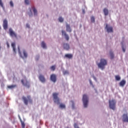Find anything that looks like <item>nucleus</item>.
Instances as JSON below:
<instances>
[{
	"label": "nucleus",
	"instance_id": "1",
	"mask_svg": "<svg viewBox=\"0 0 128 128\" xmlns=\"http://www.w3.org/2000/svg\"><path fill=\"white\" fill-rule=\"evenodd\" d=\"M97 66H98V68H100L102 70H104V68L108 64V62H106V60L102 58L100 60V63H96Z\"/></svg>",
	"mask_w": 128,
	"mask_h": 128
},
{
	"label": "nucleus",
	"instance_id": "2",
	"mask_svg": "<svg viewBox=\"0 0 128 128\" xmlns=\"http://www.w3.org/2000/svg\"><path fill=\"white\" fill-rule=\"evenodd\" d=\"M22 100L26 106H28V102L30 104H32V97H30V96L28 95L27 96V98L23 96L22 97Z\"/></svg>",
	"mask_w": 128,
	"mask_h": 128
},
{
	"label": "nucleus",
	"instance_id": "3",
	"mask_svg": "<svg viewBox=\"0 0 128 128\" xmlns=\"http://www.w3.org/2000/svg\"><path fill=\"white\" fill-rule=\"evenodd\" d=\"M82 102L84 108H88V97L86 94H84L82 96Z\"/></svg>",
	"mask_w": 128,
	"mask_h": 128
},
{
	"label": "nucleus",
	"instance_id": "4",
	"mask_svg": "<svg viewBox=\"0 0 128 128\" xmlns=\"http://www.w3.org/2000/svg\"><path fill=\"white\" fill-rule=\"evenodd\" d=\"M116 100H109V108L111 110H116Z\"/></svg>",
	"mask_w": 128,
	"mask_h": 128
},
{
	"label": "nucleus",
	"instance_id": "5",
	"mask_svg": "<svg viewBox=\"0 0 128 128\" xmlns=\"http://www.w3.org/2000/svg\"><path fill=\"white\" fill-rule=\"evenodd\" d=\"M18 50L19 54L22 58H28V53H26V50L23 51V54H22V52H20V46H18Z\"/></svg>",
	"mask_w": 128,
	"mask_h": 128
},
{
	"label": "nucleus",
	"instance_id": "6",
	"mask_svg": "<svg viewBox=\"0 0 128 128\" xmlns=\"http://www.w3.org/2000/svg\"><path fill=\"white\" fill-rule=\"evenodd\" d=\"M52 96H53L54 100V102H57L58 104H60V98L58 97V94L56 92H54V93H53Z\"/></svg>",
	"mask_w": 128,
	"mask_h": 128
},
{
	"label": "nucleus",
	"instance_id": "7",
	"mask_svg": "<svg viewBox=\"0 0 128 128\" xmlns=\"http://www.w3.org/2000/svg\"><path fill=\"white\" fill-rule=\"evenodd\" d=\"M21 82L24 86H26V88H30V82H28L27 80H22Z\"/></svg>",
	"mask_w": 128,
	"mask_h": 128
},
{
	"label": "nucleus",
	"instance_id": "8",
	"mask_svg": "<svg viewBox=\"0 0 128 128\" xmlns=\"http://www.w3.org/2000/svg\"><path fill=\"white\" fill-rule=\"evenodd\" d=\"M9 34L12 38H18L16 34V32H14L12 28H10L9 29Z\"/></svg>",
	"mask_w": 128,
	"mask_h": 128
},
{
	"label": "nucleus",
	"instance_id": "9",
	"mask_svg": "<svg viewBox=\"0 0 128 128\" xmlns=\"http://www.w3.org/2000/svg\"><path fill=\"white\" fill-rule=\"evenodd\" d=\"M122 120L123 122H128V114H124L122 115Z\"/></svg>",
	"mask_w": 128,
	"mask_h": 128
},
{
	"label": "nucleus",
	"instance_id": "10",
	"mask_svg": "<svg viewBox=\"0 0 128 128\" xmlns=\"http://www.w3.org/2000/svg\"><path fill=\"white\" fill-rule=\"evenodd\" d=\"M105 28L108 32H114L112 27L108 26V24H106Z\"/></svg>",
	"mask_w": 128,
	"mask_h": 128
},
{
	"label": "nucleus",
	"instance_id": "11",
	"mask_svg": "<svg viewBox=\"0 0 128 128\" xmlns=\"http://www.w3.org/2000/svg\"><path fill=\"white\" fill-rule=\"evenodd\" d=\"M62 36H65V38L66 40H69L70 36H68V35L66 34V31L64 30H62Z\"/></svg>",
	"mask_w": 128,
	"mask_h": 128
},
{
	"label": "nucleus",
	"instance_id": "12",
	"mask_svg": "<svg viewBox=\"0 0 128 128\" xmlns=\"http://www.w3.org/2000/svg\"><path fill=\"white\" fill-rule=\"evenodd\" d=\"M50 80L53 82H56V76L54 74H52L50 76Z\"/></svg>",
	"mask_w": 128,
	"mask_h": 128
},
{
	"label": "nucleus",
	"instance_id": "13",
	"mask_svg": "<svg viewBox=\"0 0 128 128\" xmlns=\"http://www.w3.org/2000/svg\"><path fill=\"white\" fill-rule=\"evenodd\" d=\"M38 78L41 82H42L43 84H44V82H46V78H44V75L40 74Z\"/></svg>",
	"mask_w": 128,
	"mask_h": 128
},
{
	"label": "nucleus",
	"instance_id": "14",
	"mask_svg": "<svg viewBox=\"0 0 128 128\" xmlns=\"http://www.w3.org/2000/svg\"><path fill=\"white\" fill-rule=\"evenodd\" d=\"M63 48L64 50H68L70 48V44L68 43H64Z\"/></svg>",
	"mask_w": 128,
	"mask_h": 128
},
{
	"label": "nucleus",
	"instance_id": "15",
	"mask_svg": "<svg viewBox=\"0 0 128 128\" xmlns=\"http://www.w3.org/2000/svg\"><path fill=\"white\" fill-rule=\"evenodd\" d=\"M3 28L5 30H8V20L6 19L3 21Z\"/></svg>",
	"mask_w": 128,
	"mask_h": 128
},
{
	"label": "nucleus",
	"instance_id": "16",
	"mask_svg": "<svg viewBox=\"0 0 128 128\" xmlns=\"http://www.w3.org/2000/svg\"><path fill=\"white\" fill-rule=\"evenodd\" d=\"M66 32H72V28H70V24H66Z\"/></svg>",
	"mask_w": 128,
	"mask_h": 128
},
{
	"label": "nucleus",
	"instance_id": "17",
	"mask_svg": "<svg viewBox=\"0 0 128 128\" xmlns=\"http://www.w3.org/2000/svg\"><path fill=\"white\" fill-rule=\"evenodd\" d=\"M126 80H122L119 84L120 86H124V84H126Z\"/></svg>",
	"mask_w": 128,
	"mask_h": 128
},
{
	"label": "nucleus",
	"instance_id": "18",
	"mask_svg": "<svg viewBox=\"0 0 128 128\" xmlns=\"http://www.w3.org/2000/svg\"><path fill=\"white\" fill-rule=\"evenodd\" d=\"M34 16H38V10L34 6L32 7Z\"/></svg>",
	"mask_w": 128,
	"mask_h": 128
},
{
	"label": "nucleus",
	"instance_id": "19",
	"mask_svg": "<svg viewBox=\"0 0 128 128\" xmlns=\"http://www.w3.org/2000/svg\"><path fill=\"white\" fill-rule=\"evenodd\" d=\"M104 16H108V10L106 8H104L103 10Z\"/></svg>",
	"mask_w": 128,
	"mask_h": 128
},
{
	"label": "nucleus",
	"instance_id": "20",
	"mask_svg": "<svg viewBox=\"0 0 128 128\" xmlns=\"http://www.w3.org/2000/svg\"><path fill=\"white\" fill-rule=\"evenodd\" d=\"M65 57L67 58H72V54H66Z\"/></svg>",
	"mask_w": 128,
	"mask_h": 128
},
{
	"label": "nucleus",
	"instance_id": "21",
	"mask_svg": "<svg viewBox=\"0 0 128 128\" xmlns=\"http://www.w3.org/2000/svg\"><path fill=\"white\" fill-rule=\"evenodd\" d=\"M41 46L43 48H46V44L44 42H42L41 43Z\"/></svg>",
	"mask_w": 128,
	"mask_h": 128
},
{
	"label": "nucleus",
	"instance_id": "22",
	"mask_svg": "<svg viewBox=\"0 0 128 128\" xmlns=\"http://www.w3.org/2000/svg\"><path fill=\"white\" fill-rule=\"evenodd\" d=\"M12 46L13 48V51L14 52H16V43L12 42Z\"/></svg>",
	"mask_w": 128,
	"mask_h": 128
},
{
	"label": "nucleus",
	"instance_id": "23",
	"mask_svg": "<svg viewBox=\"0 0 128 128\" xmlns=\"http://www.w3.org/2000/svg\"><path fill=\"white\" fill-rule=\"evenodd\" d=\"M16 85H11V86H8V88H10V90H12V88H16Z\"/></svg>",
	"mask_w": 128,
	"mask_h": 128
},
{
	"label": "nucleus",
	"instance_id": "24",
	"mask_svg": "<svg viewBox=\"0 0 128 128\" xmlns=\"http://www.w3.org/2000/svg\"><path fill=\"white\" fill-rule=\"evenodd\" d=\"M59 108H62V110L64 108H66V105L64 104H60L59 106Z\"/></svg>",
	"mask_w": 128,
	"mask_h": 128
},
{
	"label": "nucleus",
	"instance_id": "25",
	"mask_svg": "<svg viewBox=\"0 0 128 128\" xmlns=\"http://www.w3.org/2000/svg\"><path fill=\"white\" fill-rule=\"evenodd\" d=\"M110 58L111 60H112V58H114V53L110 51Z\"/></svg>",
	"mask_w": 128,
	"mask_h": 128
},
{
	"label": "nucleus",
	"instance_id": "26",
	"mask_svg": "<svg viewBox=\"0 0 128 128\" xmlns=\"http://www.w3.org/2000/svg\"><path fill=\"white\" fill-rule=\"evenodd\" d=\"M115 78L116 80H120V76L118 75L116 76Z\"/></svg>",
	"mask_w": 128,
	"mask_h": 128
},
{
	"label": "nucleus",
	"instance_id": "27",
	"mask_svg": "<svg viewBox=\"0 0 128 128\" xmlns=\"http://www.w3.org/2000/svg\"><path fill=\"white\" fill-rule=\"evenodd\" d=\"M58 20L60 22H64V18H62V16L59 17Z\"/></svg>",
	"mask_w": 128,
	"mask_h": 128
},
{
	"label": "nucleus",
	"instance_id": "28",
	"mask_svg": "<svg viewBox=\"0 0 128 128\" xmlns=\"http://www.w3.org/2000/svg\"><path fill=\"white\" fill-rule=\"evenodd\" d=\"M21 124H22V128H26V124H24V122H22H22H21Z\"/></svg>",
	"mask_w": 128,
	"mask_h": 128
},
{
	"label": "nucleus",
	"instance_id": "29",
	"mask_svg": "<svg viewBox=\"0 0 128 128\" xmlns=\"http://www.w3.org/2000/svg\"><path fill=\"white\" fill-rule=\"evenodd\" d=\"M50 69L52 70H53V71L55 70H56V66H52L51 68H50Z\"/></svg>",
	"mask_w": 128,
	"mask_h": 128
},
{
	"label": "nucleus",
	"instance_id": "30",
	"mask_svg": "<svg viewBox=\"0 0 128 128\" xmlns=\"http://www.w3.org/2000/svg\"><path fill=\"white\" fill-rule=\"evenodd\" d=\"M10 4L11 8H14V2L12 0L10 1Z\"/></svg>",
	"mask_w": 128,
	"mask_h": 128
},
{
	"label": "nucleus",
	"instance_id": "31",
	"mask_svg": "<svg viewBox=\"0 0 128 128\" xmlns=\"http://www.w3.org/2000/svg\"><path fill=\"white\" fill-rule=\"evenodd\" d=\"M94 20H95L94 17V16H92L91 17V22H94Z\"/></svg>",
	"mask_w": 128,
	"mask_h": 128
},
{
	"label": "nucleus",
	"instance_id": "32",
	"mask_svg": "<svg viewBox=\"0 0 128 128\" xmlns=\"http://www.w3.org/2000/svg\"><path fill=\"white\" fill-rule=\"evenodd\" d=\"M0 6H2V8H4V4L2 3V0H0Z\"/></svg>",
	"mask_w": 128,
	"mask_h": 128
},
{
	"label": "nucleus",
	"instance_id": "33",
	"mask_svg": "<svg viewBox=\"0 0 128 128\" xmlns=\"http://www.w3.org/2000/svg\"><path fill=\"white\" fill-rule=\"evenodd\" d=\"M24 2L26 4H30V1L28 0H25Z\"/></svg>",
	"mask_w": 128,
	"mask_h": 128
},
{
	"label": "nucleus",
	"instance_id": "34",
	"mask_svg": "<svg viewBox=\"0 0 128 128\" xmlns=\"http://www.w3.org/2000/svg\"><path fill=\"white\" fill-rule=\"evenodd\" d=\"M64 74H68V70H65L63 72Z\"/></svg>",
	"mask_w": 128,
	"mask_h": 128
},
{
	"label": "nucleus",
	"instance_id": "35",
	"mask_svg": "<svg viewBox=\"0 0 128 128\" xmlns=\"http://www.w3.org/2000/svg\"><path fill=\"white\" fill-rule=\"evenodd\" d=\"M122 51L124 52H126V49L124 47V46H122Z\"/></svg>",
	"mask_w": 128,
	"mask_h": 128
},
{
	"label": "nucleus",
	"instance_id": "36",
	"mask_svg": "<svg viewBox=\"0 0 128 128\" xmlns=\"http://www.w3.org/2000/svg\"><path fill=\"white\" fill-rule=\"evenodd\" d=\"M26 28H30V24H26Z\"/></svg>",
	"mask_w": 128,
	"mask_h": 128
},
{
	"label": "nucleus",
	"instance_id": "37",
	"mask_svg": "<svg viewBox=\"0 0 128 128\" xmlns=\"http://www.w3.org/2000/svg\"><path fill=\"white\" fill-rule=\"evenodd\" d=\"M7 46L8 48H10V44H8V42H7Z\"/></svg>",
	"mask_w": 128,
	"mask_h": 128
},
{
	"label": "nucleus",
	"instance_id": "38",
	"mask_svg": "<svg viewBox=\"0 0 128 128\" xmlns=\"http://www.w3.org/2000/svg\"><path fill=\"white\" fill-rule=\"evenodd\" d=\"M90 84H92V82L91 80L90 81Z\"/></svg>",
	"mask_w": 128,
	"mask_h": 128
},
{
	"label": "nucleus",
	"instance_id": "39",
	"mask_svg": "<svg viewBox=\"0 0 128 128\" xmlns=\"http://www.w3.org/2000/svg\"><path fill=\"white\" fill-rule=\"evenodd\" d=\"M0 48H2V47H1V46H0Z\"/></svg>",
	"mask_w": 128,
	"mask_h": 128
},
{
	"label": "nucleus",
	"instance_id": "40",
	"mask_svg": "<svg viewBox=\"0 0 128 128\" xmlns=\"http://www.w3.org/2000/svg\"><path fill=\"white\" fill-rule=\"evenodd\" d=\"M30 12H32V10L30 9Z\"/></svg>",
	"mask_w": 128,
	"mask_h": 128
},
{
	"label": "nucleus",
	"instance_id": "41",
	"mask_svg": "<svg viewBox=\"0 0 128 128\" xmlns=\"http://www.w3.org/2000/svg\"><path fill=\"white\" fill-rule=\"evenodd\" d=\"M121 44H122V42Z\"/></svg>",
	"mask_w": 128,
	"mask_h": 128
}]
</instances>
